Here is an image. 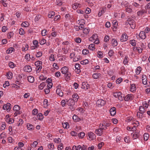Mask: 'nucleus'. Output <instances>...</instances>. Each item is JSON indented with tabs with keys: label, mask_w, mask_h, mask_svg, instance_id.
Listing matches in <instances>:
<instances>
[{
	"label": "nucleus",
	"mask_w": 150,
	"mask_h": 150,
	"mask_svg": "<svg viewBox=\"0 0 150 150\" xmlns=\"http://www.w3.org/2000/svg\"><path fill=\"white\" fill-rule=\"evenodd\" d=\"M121 4L122 7L127 8L128 7L129 3L127 1H123L122 2Z\"/></svg>",
	"instance_id": "obj_42"
},
{
	"label": "nucleus",
	"mask_w": 150,
	"mask_h": 150,
	"mask_svg": "<svg viewBox=\"0 0 150 150\" xmlns=\"http://www.w3.org/2000/svg\"><path fill=\"white\" fill-rule=\"evenodd\" d=\"M14 50V49L13 47H11L9 48L6 51V53L7 54H9L11 53Z\"/></svg>",
	"instance_id": "obj_48"
},
{
	"label": "nucleus",
	"mask_w": 150,
	"mask_h": 150,
	"mask_svg": "<svg viewBox=\"0 0 150 150\" xmlns=\"http://www.w3.org/2000/svg\"><path fill=\"white\" fill-rule=\"evenodd\" d=\"M35 64L36 67V73H39L42 68V62L41 61H38L35 62Z\"/></svg>",
	"instance_id": "obj_2"
},
{
	"label": "nucleus",
	"mask_w": 150,
	"mask_h": 150,
	"mask_svg": "<svg viewBox=\"0 0 150 150\" xmlns=\"http://www.w3.org/2000/svg\"><path fill=\"white\" fill-rule=\"evenodd\" d=\"M142 70V68L140 67H138L136 69V73L137 74H139Z\"/></svg>",
	"instance_id": "obj_45"
},
{
	"label": "nucleus",
	"mask_w": 150,
	"mask_h": 150,
	"mask_svg": "<svg viewBox=\"0 0 150 150\" xmlns=\"http://www.w3.org/2000/svg\"><path fill=\"white\" fill-rule=\"evenodd\" d=\"M56 93L60 96L62 97L63 96V93L62 91L60 89H57L56 91Z\"/></svg>",
	"instance_id": "obj_25"
},
{
	"label": "nucleus",
	"mask_w": 150,
	"mask_h": 150,
	"mask_svg": "<svg viewBox=\"0 0 150 150\" xmlns=\"http://www.w3.org/2000/svg\"><path fill=\"white\" fill-rule=\"evenodd\" d=\"M146 13V11L145 10H140L137 12V14L139 16H142L143 14Z\"/></svg>",
	"instance_id": "obj_27"
},
{
	"label": "nucleus",
	"mask_w": 150,
	"mask_h": 150,
	"mask_svg": "<svg viewBox=\"0 0 150 150\" xmlns=\"http://www.w3.org/2000/svg\"><path fill=\"white\" fill-rule=\"evenodd\" d=\"M97 57L99 58H102L103 57V53L101 51H98L97 52Z\"/></svg>",
	"instance_id": "obj_55"
},
{
	"label": "nucleus",
	"mask_w": 150,
	"mask_h": 150,
	"mask_svg": "<svg viewBox=\"0 0 150 150\" xmlns=\"http://www.w3.org/2000/svg\"><path fill=\"white\" fill-rule=\"evenodd\" d=\"M28 47L29 46L27 44H25L23 47L22 50L24 51H26L28 49Z\"/></svg>",
	"instance_id": "obj_50"
},
{
	"label": "nucleus",
	"mask_w": 150,
	"mask_h": 150,
	"mask_svg": "<svg viewBox=\"0 0 150 150\" xmlns=\"http://www.w3.org/2000/svg\"><path fill=\"white\" fill-rule=\"evenodd\" d=\"M44 118L43 115L41 113H39L37 115V120H41Z\"/></svg>",
	"instance_id": "obj_23"
},
{
	"label": "nucleus",
	"mask_w": 150,
	"mask_h": 150,
	"mask_svg": "<svg viewBox=\"0 0 150 150\" xmlns=\"http://www.w3.org/2000/svg\"><path fill=\"white\" fill-rule=\"evenodd\" d=\"M26 127L28 129L30 130H32L34 128L32 124H28L27 125Z\"/></svg>",
	"instance_id": "obj_35"
},
{
	"label": "nucleus",
	"mask_w": 150,
	"mask_h": 150,
	"mask_svg": "<svg viewBox=\"0 0 150 150\" xmlns=\"http://www.w3.org/2000/svg\"><path fill=\"white\" fill-rule=\"evenodd\" d=\"M133 98V96L131 94H128L126 95L124 98L126 101H128L132 100Z\"/></svg>",
	"instance_id": "obj_14"
},
{
	"label": "nucleus",
	"mask_w": 150,
	"mask_h": 150,
	"mask_svg": "<svg viewBox=\"0 0 150 150\" xmlns=\"http://www.w3.org/2000/svg\"><path fill=\"white\" fill-rule=\"evenodd\" d=\"M72 119L74 121L76 122H79L80 120V118L75 115L73 116Z\"/></svg>",
	"instance_id": "obj_40"
},
{
	"label": "nucleus",
	"mask_w": 150,
	"mask_h": 150,
	"mask_svg": "<svg viewBox=\"0 0 150 150\" xmlns=\"http://www.w3.org/2000/svg\"><path fill=\"white\" fill-rule=\"evenodd\" d=\"M149 137V134L147 133H145L144 135V139L145 141H147Z\"/></svg>",
	"instance_id": "obj_49"
},
{
	"label": "nucleus",
	"mask_w": 150,
	"mask_h": 150,
	"mask_svg": "<svg viewBox=\"0 0 150 150\" xmlns=\"http://www.w3.org/2000/svg\"><path fill=\"white\" fill-rule=\"evenodd\" d=\"M6 76L9 79H11L13 77V74L11 72H8L7 73Z\"/></svg>",
	"instance_id": "obj_41"
},
{
	"label": "nucleus",
	"mask_w": 150,
	"mask_h": 150,
	"mask_svg": "<svg viewBox=\"0 0 150 150\" xmlns=\"http://www.w3.org/2000/svg\"><path fill=\"white\" fill-rule=\"evenodd\" d=\"M81 65L79 64L76 63L75 64V71L76 73L79 74L81 72L80 67Z\"/></svg>",
	"instance_id": "obj_12"
},
{
	"label": "nucleus",
	"mask_w": 150,
	"mask_h": 150,
	"mask_svg": "<svg viewBox=\"0 0 150 150\" xmlns=\"http://www.w3.org/2000/svg\"><path fill=\"white\" fill-rule=\"evenodd\" d=\"M77 23L78 24H82L84 25L85 24V21L84 19H82L80 20H79L77 21Z\"/></svg>",
	"instance_id": "obj_58"
},
{
	"label": "nucleus",
	"mask_w": 150,
	"mask_h": 150,
	"mask_svg": "<svg viewBox=\"0 0 150 150\" xmlns=\"http://www.w3.org/2000/svg\"><path fill=\"white\" fill-rule=\"evenodd\" d=\"M90 31V30L89 28H85L83 30V33L86 35L88 34Z\"/></svg>",
	"instance_id": "obj_36"
},
{
	"label": "nucleus",
	"mask_w": 150,
	"mask_h": 150,
	"mask_svg": "<svg viewBox=\"0 0 150 150\" xmlns=\"http://www.w3.org/2000/svg\"><path fill=\"white\" fill-rule=\"evenodd\" d=\"M111 43L113 46L115 47L118 44L117 42L115 39H113L112 40Z\"/></svg>",
	"instance_id": "obj_32"
},
{
	"label": "nucleus",
	"mask_w": 150,
	"mask_h": 150,
	"mask_svg": "<svg viewBox=\"0 0 150 150\" xmlns=\"http://www.w3.org/2000/svg\"><path fill=\"white\" fill-rule=\"evenodd\" d=\"M141 112H138L137 113V117L139 118H142L143 117V114Z\"/></svg>",
	"instance_id": "obj_64"
},
{
	"label": "nucleus",
	"mask_w": 150,
	"mask_h": 150,
	"mask_svg": "<svg viewBox=\"0 0 150 150\" xmlns=\"http://www.w3.org/2000/svg\"><path fill=\"white\" fill-rule=\"evenodd\" d=\"M81 6V5L78 3H75L72 5V8L74 10H76L78 8H80Z\"/></svg>",
	"instance_id": "obj_22"
},
{
	"label": "nucleus",
	"mask_w": 150,
	"mask_h": 150,
	"mask_svg": "<svg viewBox=\"0 0 150 150\" xmlns=\"http://www.w3.org/2000/svg\"><path fill=\"white\" fill-rule=\"evenodd\" d=\"M20 109V107L18 105H16L14 106L13 110L15 112L14 113V115H13L15 117L17 116L18 115H19L21 114V112L19 111Z\"/></svg>",
	"instance_id": "obj_5"
},
{
	"label": "nucleus",
	"mask_w": 150,
	"mask_h": 150,
	"mask_svg": "<svg viewBox=\"0 0 150 150\" xmlns=\"http://www.w3.org/2000/svg\"><path fill=\"white\" fill-rule=\"evenodd\" d=\"M69 69L68 67L64 66L61 69V73L64 74L67 78H70L71 76V74L69 71Z\"/></svg>",
	"instance_id": "obj_1"
},
{
	"label": "nucleus",
	"mask_w": 150,
	"mask_h": 150,
	"mask_svg": "<svg viewBox=\"0 0 150 150\" xmlns=\"http://www.w3.org/2000/svg\"><path fill=\"white\" fill-rule=\"evenodd\" d=\"M127 23L130 26L131 28L134 29L135 27L134 21L132 18H129L127 20Z\"/></svg>",
	"instance_id": "obj_6"
},
{
	"label": "nucleus",
	"mask_w": 150,
	"mask_h": 150,
	"mask_svg": "<svg viewBox=\"0 0 150 150\" xmlns=\"http://www.w3.org/2000/svg\"><path fill=\"white\" fill-rule=\"evenodd\" d=\"M142 79L143 84L144 85H146L147 83V79L146 76L144 74L143 75Z\"/></svg>",
	"instance_id": "obj_21"
},
{
	"label": "nucleus",
	"mask_w": 150,
	"mask_h": 150,
	"mask_svg": "<svg viewBox=\"0 0 150 150\" xmlns=\"http://www.w3.org/2000/svg\"><path fill=\"white\" fill-rule=\"evenodd\" d=\"M30 25L29 23L26 21L23 22L21 24V25L22 27H28Z\"/></svg>",
	"instance_id": "obj_30"
},
{
	"label": "nucleus",
	"mask_w": 150,
	"mask_h": 150,
	"mask_svg": "<svg viewBox=\"0 0 150 150\" xmlns=\"http://www.w3.org/2000/svg\"><path fill=\"white\" fill-rule=\"evenodd\" d=\"M139 130L136 131L134 133H132V138L133 139H136L139 137Z\"/></svg>",
	"instance_id": "obj_16"
},
{
	"label": "nucleus",
	"mask_w": 150,
	"mask_h": 150,
	"mask_svg": "<svg viewBox=\"0 0 150 150\" xmlns=\"http://www.w3.org/2000/svg\"><path fill=\"white\" fill-rule=\"evenodd\" d=\"M23 70L25 71L30 72L32 71V68L30 66L26 65L24 67Z\"/></svg>",
	"instance_id": "obj_19"
},
{
	"label": "nucleus",
	"mask_w": 150,
	"mask_h": 150,
	"mask_svg": "<svg viewBox=\"0 0 150 150\" xmlns=\"http://www.w3.org/2000/svg\"><path fill=\"white\" fill-rule=\"evenodd\" d=\"M88 136L89 137L88 139L90 140H92L95 139V135L92 132H88Z\"/></svg>",
	"instance_id": "obj_13"
},
{
	"label": "nucleus",
	"mask_w": 150,
	"mask_h": 150,
	"mask_svg": "<svg viewBox=\"0 0 150 150\" xmlns=\"http://www.w3.org/2000/svg\"><path fill=\"white\" fill-rule=\"evenodd\" d=\"M13 33L12 32H9L8 33L7 35V38L8 39H10L13 36Z\"/></svg>",
	"instance_id": "obj_57"
},
{
	"label": "nucleus",
	"mask_w": 150,
	"mask_h": 150,
	"mask_svg": "<svg viewBox=\"0 0 150 150\" xmlns=\"http://www.w3.org/2000/svg\"><path fill=\"white\" fill-rule=\"evenodd\" d=\"M130 6H129V7H127L125 9L126 11L128 13H131L132 12V9L130 8Z\"/></svg>",
	"instance_id": "obj_63"
},
{
	"label": "nucleus",
	"mask_w": 150,
	"mask_h": 150,
	"mask_svg": "<svg viewBox=\"0 0 150 150\" xmlns=\"http://www.w3.org/2000/svg\"><path fill=\"white\" fill-rule=\"evenodd\" d=\"M46 40L44 38H42L39 40V42L41 45H43L46 43Z\"/></svg>",
	"instance_id": "obj_39"
},
{
	"label": "nucleus",
	"mask_w": 150,
	"mask_h": 150,
	"mask_svg": "<svg viewBox=\"0 0 150 150\" xmlns=\"http://www.w3.org/2000/svg\"><path fill=\"white\" fill-rule=\"evenodd\" d=\"M138 36L139 35L140 38L142 39H144L146 37V35L145 34V32L143 31L140 32L139 35H137Z\"/></svg>",
	"instance_id": "obj_17"
},
{
	"label": "nucleus",
	"mask_w": 150,
	"mask_h": 150,
	"mask_svg": "<svg viewBox=\"0 0 150 150\" xmlns=\"http://www.w3.org/2000/svg\"><path fill=\"white\" fill-rule=\"evenodd\" d=\"M95 45L94 44H91L89 45L88 48L91 50L93 51L95 50Z\"/></svg>",
	"instance_id": "obj_38"
},
{
	"label": "nucleus",
	"mask_w": 150,
	"mask_h": 150,
	"mask_svg": "<svg viewBox=\"0 0 150 150\" xmlns=\"http://www.w3.org/2000/svg\"><path fill=\"white\" fill-rule=\"evenodd\" d=\"M49 59L50 61H54L55 60V55L50 54L49 57Z\"/></svg>",
	"instance_id": "obj_26"
},
{
	"label": "nucleus",
	"mask_w": 150,
	"mask_h": 150,
	"mask_svg": "<svg viewBox=\"0 0 150 150\" xmlns=\"http://www.w3.org/2000/svg\"><path fill=\"white\" fill-rule=\"evenodd\" d=\"M89 87L90 86L87 83L85 82H82L81 86L82 88L83 89L85 90H86L88 89Z\"/></svg>",
	"instance_id": "obj_15"
},
{
	"label": "nucleus",
	"mask_w": 150,
	"mask_h": 150,
	"mask_svg": "<svg viewBox=\"0 0 150 150\" xmlns=\"http://www.w3.org/2000/svg\"><path fill=\"white\" fill-rule=\"evenodd\" d=\"M116 108L115 107H112L110 110V113L111 115L114 116L116 113Z\"/></svg>",
	"instance_id": "obj_20"
},
{
	"label": "nucleus",
	"mask_w": 150,
	"mask_h": 150,
	"mask_svg": "<svg viewBox=\"0 0 150 150\" xmlns=\"http://www.w3.org/2000/svg\"><path fill=\"white\" fill-rule=\"evenodd\" d=\"M38 144V142L37 141H35L33 142V144H31L30 146L32 148L35 147L37 146Z\"/></svg>",
	"instance_id": "obj_59"
},
{
	"label": "nucleus",
	"mask_w": 150,
	"mask_h": 150,
	"mask_svg": "<svg viewBox=\"0 0 150 150\" xmlns=\"http://www.w3.org/2000/svg\"><path fill=\"white\" fill-rule=\"evenodd\" d=\"M54 12L53 11H50L49 13L48 16L49 18H52L53 17L54 15Z\"/></svg>",
	"instance_id": "obj_46"
},
{
	"label": "nucleus",
	"mask_w": 150,
	"mask_h": 150,
	"mask_svg": "<svg viewBox=\"0 0 150 150\" xmlns=\"http://www.w3.org/2000/svg\"><path fill=\"white\" fill-rule=\"evenodd\" d=\"M113 95L115 97L117 98L120 101H121L124 99V96H122V94L121 92L114 93Z\"/></svg>",
	"instance_id": "obj_4"
},
{
	"label": "nucleus",
	"mask_w": 150,
	"mask_h": 150,
	"mask_svg": "<svg viewBox=\"0 0 150 150\" xmlns=\"http://www.w3.org/2000/svg\"><path fill=\"white\" fill-rule=\"evenodd\" d=\"M129 59V58L127 56H126L123 60V63L124 65H125L127 64L128 63V60Z\"/></svg>",
	"instance_id": "obj_52"
},
{
	"label": "nucleus",
	"mask_w": 150,
	"mask_h": 150,
	"mask_svg": "<svg viewBox=\"0 0 150 150\" xmlns=\"http://www.w3.org/2000/svg\"><path fill=\"white\" fill-rule=\"evenodd\" d=\"M105 101L102 99H99L96 102V104L98 107L103 106L105 104Z\"/></svg>",
	"instance_id": "obj_9"
},
{
	"label": "nucleus",
	"mask_w": 150,
	"mask_h": 150,
	"mask_svg": "<svg viewBox=\"0 0 150 150\" xmlns=\"http://www.w3.org/2000/svg\"><path fill=\"white\" fill-rule=\"evenodd\" d=\"M11 104L9 103H7L3 105V109L4 110H6L7 112H9L11 109Z\"/></svg>",
	"instance_id": "obj_10"
},
{
	"label": "nucleus",
	"mask_w": 150,
	"mask_h": 150,
	"mask_svg": "<svg viewBox=\"0 0 150 150\" xmlns=\"http://www.w3.org/2000/svg\"><path fill=\"white\" fill-rule=\"evenodd\" d=\"M48 148L50 150H52L54 147V144L52 143L49 144L47 145Z\"/></svg>",
	"instance_id": "obj_54"
},
{
	"label": "nucleus",
	"mask_w": 150,
	"mask_h": 150,
	"mask_svg": "<svg viewBox=\"0 0 150 150\" xmlns=\"http://www.w3.org/2000/svg\"><path fill=\"white\" fill-rule=\"evenodd\" d=\"M98 38V35L97 34H93L92 36L88 39L90 41L93 42L94 40Z\"/></svg>",
	"instance_id": "obj_18"
},
{
	"label": "nucleus",
	"mask_w": 150,
	"mask_h": 150,
	"mask_svg": "<svg viewBox=\"0 0 150 150\" xmlns=\"http://www.w3.org/2000/svg\"><path fill=\"white\" fill-rule=\"evenodd\" d=\"M72 97L74 99V100H73L74 102V101H77L78 99L79 98V96L76 93L73 94L72 96Z\"/></svg>",
	"instance_id": "obj_28"
},
{
	"label": "nucleus",
	"mask_w": 150,
	"mask_h": 150,
	"mask_svg": "<svg viewBox=\"0 0 150 150\" xmlns=\"http://www.w3.org/2000/svg\"><path fill=\"white\" fill-rule=\"evenodd\" d=\"M9 67L11 68H13L15 67V64L12 62H10L8 63Z\"/></svg>",
	"instance_id": "obj_53"
},
{
	"label": "nucleus",
	"mask_w": 150,
	"mask_h": 150,
	"mask_svg": "<svg viewBox=\"0 0 150 150\" xmlns=\"http://www.w3.org/2000/svg\"><path fill=\"white\" fill-rule=\"evenodd\" d=\"M106 10V8H103L102 9L99 11L98 14V16L99 17L101 16L102 14L105 13V11Z\"/></svg>",
	"instance_id": "obj_44"
},
{
	"label": "nucleus",
	"mask_w": 150,
	"mask_h": 150,
	"mask_svg": "<svg viewBox=\"0 0 150 150\" xmlns=\"http://www.w3.org/2000/svg\"><path fill=\"white\" fill-rule=\"evenodd\" d=\"M85 135V134L84 132H81L78 134V137L80 139L83 138Z\"/></svg>",
	"instance_id": "obj_47"
},
{
	"label": "nucleus",
	"mask_w": 150,
	"mask_h": 150,
	"mask_svg": "<svg viewBox=\"0 0 150 150\" xmlns=\"http://www.w3.org/2000/svg\"><path fill=\"white\" fill-rule=\"evenodd\" d=\"M53 141L56 143L59 144L61 142V140L59 138H54L53 139Z\"/></svg>",
	"instance_id": "obj_56"
},
{
	"label": "nucleus",
	"mask_w": 150,
	"mask_h": 150,
	"mask_svg": "<svg viewBox=\"0 0 150 150\" xmlns=\"http://www.w3.org/2000/svg\"><path fill=\"white\" fill-rule=\"evenodd\" d=\"M132 4L133 6L134 7L137 8H139L140 6V5L136 3L135 2H133L132 3Z\"/></svg>",
	"instance_id": "obj_62"
},
{
	"label": "nucleus",
	"mask_w": 150,
	"mask_h": 150,
	"mask_svg": "<svg viewBox=\"0 0 150 150\" xmlns=\"http://www.w3.org/2000/svg\"><path fill=\"white\" fill-rule=\"evenodd\" d=\"M136 90V86L134 84H131L130 85V91L132 92L135 91Z\"/></svg>",
	"instance_id": "obj_29"
},
{
	"label": "nucleus",
	"mask_w": 150,
	"mask_h": 150,
	"mask_svg": "<svg viewBox=\"0 0 150 150\" xmlns=\"http://www.w3.org/2000/svg\"><path fill=\"white\" fill-rule=\"evenodd\" d=\"M27 79L28 81L31 83H33L34 81V78L31 76H28V77Z\"/></svg>",
	"instance_id": "obj_33"
},
{
	"label": "nucleus",
	"mask_w": 150,
	"mask_h": 150,
	"mask_svg": "<svg viewBox=\"0 0 150 150\" xmlns=\"http://www.w3.org/2000/svg\"><path fill=\"white\" fill-rule=\"evenodd\" d=\"M46 85V83L45 82L41 83L38 86V88L40 90H42Z\"/></svg>",
	"instance_id": "obj_34"
},
{
	"label": "nucleus",
	"mask_w": 150,
	"mask_h": 150,
	"mask_svg": "<svg viewBox=\"0 0 150 150\" xmlns=\"http://www.w3.org/2000/svg\"><path fill=\"white\" fill-rule=\"evenodd\" d=\"M67 102L68 103H67V104L70 106V109L71 110L74 111L75 108L74 102L72 100L69 99L67 101Z\"/></svg>",
	"instance_id": "obj_3"
},
{
	"label": "nucleus",
	"mask_w": 150,
	"mask_h": 150,
	"mask_svg": "<svg viewBox=\"0 0 150 150\" xmlns=\"http://www.w3.org/2000/svg\"><path fill=\"white\" fill-rule=\"evenodd\" d=\"M19 34L21 35H23L25 34V31L22 28H20L19 30Z\"/></svg>",
	"instance_id": "obj_61"
},
{
	"label": "nucleus",
	"mask_w": 150,
	"mask_h": 150,
	"mask_svg": "<svg viewBox=\"0 0 150 150\" xmlns=\"http://www.w3.org/2000/svg\"><path fill=\"white\" fill-rule=\"evenodd\" d=\"M129 43L133 46H135L136 44V41L134 39L130 40L129 41Z\"/></svg>",
	"instance_id": "obj_43"
},
{
	"label": "nucleus",
	"mask_w": 150,
	"mask_h": 150,
	"mask_svg": "<svg viewBox=\"0 0 150 150\" xmlns=\"http://www.w3.org/2000/svg\"><path fill=\"white\" fill-rule=\"evenodd\" d=\"M133 50L134 51L137 50V51L139 53H141L142 52V49L139 47H134L133 48Z\"/></svg>",
	"instance_id": "obj_31"
},
{
	"label": "nucleus",
	"mask_w": 150,
	"mask_h": 150,
	"mask_svg": "<svg viewBox=\"0 0 150 150\" xmlns=\"http://www.w3.org/2000/svg\"><path fill=\"white\" fill-rule=\"evenodd\" d=\"M128 39V36L127 34L124 33L122 35L120 38V41L121 42H125L127 41Z\"/></svg>",
	"instance_id": "obj_11"
},
{
	"label": "nucleus",
	"mask_w": 150,
	"mask_h": 150,
	"mask_svg": "<svg viewBox=\"0 0 150 150\" xmlns=\"http://www.w3.org/2000/svg\"><path fill=\"white\" fill-rule=\"evenodd\" d=\"M104 129H103V128L100 127V125L99 126V128L97 129H96L95 131V133L97 135L100 136L103 133V130Z\"/></svg>",
	"instance_id": "obj_8"
},
{
	"label": "nucleus",
	"mask_w": 150,
	"mask_h": 150,
	"mask_svg": "<svg viewBox=\"0 0 150 150\" xmlns=\"http://www.w3.org/2000/svg\"><path fill=\"white\" fill-rule=\"evenodd\" d=\"M63 127L64 128L67 129L69 128V125L67 122H64L62 124Z\"/></svg>",
	"instance_id": "obj_51"
},
{
	"label": "nucleus",
	"mask_w": 150,
	"mask_h": 150,
	"mask_svg": "<svg viewBox=\"0 0 150 150\" xmlns=\"http://www.w3.org/2000/svg\"><path fill=\"white\" fill-rule=\"evenodd\" d=\"M89 62L88 59H86L80 62V63L81 64L84 65L88 64Z\"/></svg>",
	"instance_id": "obj_60"
},
{
	"label": "nucleus",
	"mask_w": 150,
	"mask_h": 150,
	"mask_svg": "<svg viewBox=\"0 0 150 150\" xmlns=\"http://www.w3.org/2000/svg\"><path fill=\"white\" fill-rule=\"evenodd\" d=\"M101 74L98 73H95L93 74L92 77L95 79H97L100 77Z\"/></svg>",
	"instance_id": "obj_24"
},
{
	"label": "nucleus",
	"mask_w": 150,
	"mask_h": 150,
	"mask_svg": "<svg viewBox=\"0 0 150 150\" xmlns=\"http://www.w3.org/2000/svg\"><path fill=\"white\" fill-rule=\"evenodd\" d=\"M112 24L114 27L115 29H116L118 26V22L116 20H113L112 22Z\"/></svg>",
	"instance_id": "obj_37"
},
{
	"label": "nucleus",
	"mask_w": 150,
	"mask_h": 150,
	"mask_svg": "<svg viewBox=\"0 0 150 150\" xmlns=\"http://www.w3.org/2000/svg\"><path fill=\"white\" fill-rule=\"evenodd\" d=\"M111 123L110 122H107L106 121L103 122L100 125V127L103 128V129L105 130L107 127H109L111 125Z\"/></svg>",
	"instance_id": "obj_7"
}]
</instances>
